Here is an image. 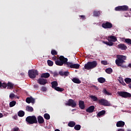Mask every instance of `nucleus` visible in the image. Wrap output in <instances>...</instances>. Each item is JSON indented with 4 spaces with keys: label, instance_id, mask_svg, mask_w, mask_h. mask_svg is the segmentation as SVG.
<instances>
[{
    "label": "nucleus",
    "instance_id": "obj_1",
    "mask_svg": "<svg viewBox=\"0 0 131 131\" xmlns=\"http://www.w3.org/2000/svg\"><path fill=\"white\" fill-rule=\"evenodd\" d=\"M60 60L56 61V65L61 67L64 65L67 68L79 69L80 64L78 63H74L72 62H68V59L67 58L64 57L63 56H59Z\"/></svg>",
    "mask_w": 131,
    "mask_h": 131
},
{
    "label": "nucleus",
    "instance_id": "obj_2",
    "mask_svg": "<svg viewBox=\"0 0 131 131\" xmlns=\"http://www.w3.org/2000/svg\"><path fill=\"white\" fill-rule=\"evenodd\" d=\"M125 60H126V56L123 55H118L117 59L115 60L116 64L118 67H121L122 68H125V66L123 64V63L125 62L124 61Z\"/></svg>",
    "mask_w": 131,
    "mask_h": 131
},
{
    "label": "nucleus",
    "instance_id": "obj_3",
    "mask_svg": "<svg viewBox=\"0 0 131 131\" xmlns=\"http://www.w3.org/2000/svg\"><path fill=\"white\" fill-rule=\"evenodd\" d=\"M26 122L28 124H37V118L35 116H29L26 118Z\"/></svg>",
    "mask_w": 131,
    "mask_h": 131
},
{
    "label": "nucleus",
    "instance_id": "obj_4",
    "mask_svg": "<svg viewBox=\"0 0 131 131\" xmlns=\"http://www.w3.org/2000/svg\"><path fill=\"white\" fill-rule=\"evenodd\" d=\"M28 74L31 79H34L36 76H38V72L36 70H29Z\"/></svg>",
    "mask_w": 131,
    "mask_h": 131
},
{
    "label": "nucleus",
    "instance_id": "obj_5",
    "mask_svg": "<svg viewBox=\"0 0 131 131\" xmlns=\"http://www.w3.org/2000/svg\"><path fill=\"white\" fill-rule=\"evenodd\" d=\"M118 95H119V96H120L121 97H123L124 98H127L131 97L130 93H127V92H124V91H121V92L118 93Z\"/></svg>",
    "mask_w": 131,
    "mask_h": 131
},
{
    "label": "nucleus",
    "instance_id": "obj_6",
    "mask_svg": "<svg viewBox=\"0 0 131 131\" xmlns=\"http://www.w3.org/2000/svg\"><path fill=\"white\" fill-rule=\"evenodd\" d=\"M98 103L104 106H110L111 103L108 100L104 99H99Z\"/></svg>",
    "mask_w": 131,
    "mask_h": 131
},
{
    "label": "nucleus",
    "instance_id": "obj_7",
    "mask_svg": "<svg viewBox=\"0 0 131 131\" xmlns=\"http://www.w3.org/2000/svg\"><path fill=\"white\" fill-rule=\"evenodd\" d=\"M66 105L72 106L73 108H75L76 106V103L73 99H69L68 102L66 103Z\"/></svg>",
    "mask_w": 131,
    "mask_h": 131
},
{
    "label": "nucleus",
    "instance_id": "obj_8",
    "mask_svg": "<svg viewBox=\"0 0 131 131\" xmlns=\"http://www.w3.org/2000/svg\"><path fill=\"white\" fill-rule=\"evenodd\" d=\"M101 27L102 28L106 29H111L113 27V25L110 22L106 21L105 23H103L101 24Z\"/></svg>",
    "mask_w": 131,
    "mask_h": 131
},
{
    "label": "nucleus",
    "instance_id": "obj_9",
    "mask_svg": "<svg viewBox=\"0 0 131 131\" xmlns=\"http://www.w3.org/2000/svg\"><path fill=\"white\" fill-rule=\"evenodd\" d=\"M37 83L41 85H45L48 83L47 80L46 79L43 78H39L37 80Z\"/></svg>",
    "mask_w": 131,
    "mask_h": 131
},
{
    "label": "nucleus",
    "instance_id": "obj_10",
    "mask_svg": "<svg viewBox=\"0 0 131 131\" xmlns=\"http://www.w3.org/2000/svg\"><path fill=\"white\" fill-rule=\"evenodd\" d=\"M117 48H118V49L123 50V51H125L127 49V46L126 45H125L124 43H120V44L118 45Z\"/></svg>",
    "mask_w": 131,
    "mask_h": 131
},
{
    "label": "nucleus",
    "instance_id": "obj_11",
    "mask_svg": "<svg viewBox=\"0 0 131 131\" xmlns=\"http://www.w3.org/2000/svg\"><path fill=\"white\" fill-rule=\"evenodd\" d=\"M90 67H91L93 69L95 68L97 66H98V63L96 61H93L91 62H87Z\"/></svg>",
    "mask_w": 131,
    "mask_h": 131
},
{
    "label": "nucleus",
    "instance_id": "obj_12",
    "mask_svg": "<svg viewBox=\"0 0 131 131\" xmlns=\"http://www.w3.org/2000/svg\"><path fill=\"white\" fill-rule=\"evenodd\" d=\"M26 102L27 103H35V99L33 97H27V99H26Z\"/></svg>",
    "mask_w": 131,
    "mask_h": 131
},
{
    "label": "nucleus",
    "instance_id": "obj_13",
    "mask_svg": "<svg viewBox=\"0 0 131 131\" xmlns=\"http://www.w3.org/2000/svg\"><path fill=\"white\" fill-rule=\"evenodd\" d=\"M37 121L39 124H41L45 123V120L43 119L42 117H41V116H38Z\"/></svg>",
    "mask_w": 131,
    "mask_h": 131
},
{
    "label": "nucleus",
    "instance_id": "obj_14",
    "mask_svg": "<svg viewBox=\"0 0 131 131\" xmlns=\"http://www.w3.org/2000/svg\"><path fill=\"white\" fill-rule=\"evenodd\" d=\"M79 107L81 110H84L85 107V106L84 105V102L83 101L80 100L79 101Z\"/></svg>",
    "mask_w": 131,
    "mask_h": 131
},
{
    "label": "nucleus",
    "instance_id": "obj_15",
    "mask_svg": "<svg viewBox=\"0 0 131 131\" xmlns=\"http://www.w3.org/2000/svg\"><path fill=\"white\" fill-rule=\"evenodd\" d=\"M94 110H95L94 106L91 105V106H89V108L86 110V112L91 113L94 112Z\"/></svg>",
    "mask_w": 131,
    "mask_h": 131
},
{
    "label": "nucleus",
    "instance_id": "obj_16",
    "mask_svg": "<svg viewBox=\"0 0 131 131\" xmlns=\"http://www.w3.org/2000/svg\"><path fill=\"white\" fill-rule=\"evenodd\" d=\"M125 122L122 121H119L117 122L116 125L117 127H123L124 126Z\"/></svg>",
    "mask_w": 131,
    "mask_h": 131
},
{
    "label": "nucleus",
    "instance_id": "obj_17",
    "mask_svg": "<svg viewBox=\"0 0 131 131\" xmlns=\"http://www.w3.org/2000/svg\"><path fill=\"white\" fill-rule=\"evenodd\" d=\"M50 77V74L49 73H42L41 74V78H45V79H47Z\"/></svg>",
    "mask_w": 131,
    "mask_h": 131
},
{
    "label": "nucleus",
    "instance_id": "obj_18",
    "mask_svg": "<svg viewBox=\"0 0 131 131\" xmlns=\"http://www.w3.org/2000/svg\"><path fill=\"white\" fill-rule=\"evenodd\" d=\"M72 80L74 83L80 84L81 83V81H80L79 78H73Z\"/></svg>",
    "mask_w": 131,
    "mask_h": 131
},
{
    "label": "nucleus",
    "instance_id": "obj_19",
    "mask_svg": "<svg viewBox=\"0 0 131 131\" xmlns=\"http://www.w3.org/2000/svg\"><path fill=\"white\" fill-rule=\"evenodd\" d=\"M84 68L87 70H92L93 69L88 63L84 64Z\"/></svg>",
    "mask_w": 131,
    "mask_h": 131
},
{
    "label": "nucleus",
    "instance_id": "obj_20",
    "mask_svg": "<svg viewBox=\"0 0 131 131\" xmlns=\"http://www.w3.org/2000/svg\"><path fill=\"white\" fill-rule=\"evenodd\" d=\"M14 89V84L10 82L7 83V89L11 90Z\"/></svg>",
    "mask_w": 131,
    "mask_h": 131
},
{
    "label": "nucleus",
    "instance_id": "obj_21",
    "mask_svg": "<svg viewBox=\"0 0 131 131\" xmlns=\"http://www.w3.org/2000/svg\"><path fill=\"white\" fill-rule=\"evenodd\" d=\"M106 79H105L103 77H99L97 79V81L99 82V83H104Z\"/></svg>",
    "mask_w": 131,
    "mask_h": 131
},
{
    "label": "nucleus",
    "instance_id": "obj_22",
    "mask_svg": "<svg viewBox=\"0 0 131 131\" xmlns=\"http://www.w3.org/2000/svg\"><path fill=\"white\" fill-rule=\"evenodd\" d=\"M26 111H27L28 112L32 113L33 111V108L32 106H29L27 105L26 106Z\"/></svg>",
    "mask_w": 131,
    "mask_h": 131
},
{
    "label": "nucleus",
    "instance_id": "obj_23",
    "mask_svg": "<svg viewBox=\"0 0 131 131\" xmlns=\"http://www.w3.org/2000/svg\"><path fill=\"white\" fill-rule=\"evenodd\" d=\"M122 10V11H127L128 10V7L127 5H123L120 6Z\"/></svg>",
    "mask_w": 131,
    "mask_h": 131
},
{
    "label": "nucleus",
    "instance_id": "obj_24",
    "mask_svg": "<svg viewBox=\"0 0 131 131\" xmlns=\"http://www.w3.org/2000/svg\"><path fill=\"white\" fill-rule=\"evenodd\" d=\"M105 113L106 112L104 110H102L101 112H99L98 113H97V116L98 117H100L102 116H104Z\"/></svg>",
    "mask_w": 131,
    "mask_h": 131
},
{
    "label": "nucleus",
    "instance_id": "obj_25",
    "mask_svg": "<svg viewBox=\"0 0 131 131\" xmlns=\"http://www.w3.org/2000/svg\"><path fill=\"white\" fill-rule=\"evenodd\" d=\"M52 88H55L58 86V82L57 81H54L51 82Z\"/></svg>",
    "mask_w": 131,
    "mask_h": 131
},
{
    "label": "nucleus",
    "instance_id": "obj_26",
    "mask_svg": "<svg viewBox=\"0 0 131 131\" xmlns=\"http://www.w3.org/2000/svg\"><path fill=\"white\" fill-rule=\"evenodd\" d=\"M76 126V123L74 121H70L68 123V126L70 127H74Z\"/></svg>",
    "mask_w": 131,
    "mask_h": 131
},
{
    "label": "nucleus",
    "instance_id": "obj_27",
    "mask_svg": "<svg viewBox=\"0 0 131 131\" xmlns=\"http://www.w3.org/2000/svg\"><path fill=\"white\" fill-rule=\"evenodd\" d=\"M17 116L19 117H23L25 116V112L23 111H19L18 113H17Z\"/></svg>",
    "mask_w": 131,
    "mask_h": 131
},
{
    "label": "nucleus",
    "instance_id": "obj_28",
    "mask_svg": "<svg viewBox=\"0 0 131 131\" xmlns=\"http://www.w3.org/2000/svg\"><path fill=\"white\" fill-rule=\"evenodd\" d=\"M105 73H106L107 74H111V73H113V70L112 68H106L105 70Z\"/></svg>",
    "mask_w": 131,
    "mask_h": 131
},
{
    "label": "nucleus",
    "instance_id": "obj_29",
    "mask_svg": "<svg viewBox=\"0 0 131 131\" xmlns=\"http://www.w3.org/2000/svg\"><path fill=\"white\" fill-rule=\"evenodd\" d=\"M52 89H54V90H55L56 91L62 92L64 91L63 88H60L59 86L53 88Z\"/></svg>",
    "mask_w": 131,
    "mask_h": 131
},
{
    "label": "nucleus",
    "instance_id": "obj_30",
    "mask_svg": "<svg viewBox=\"0 0 131 131\" xmlns=\"http://www.w3.org/2000/svg\"><path fill=\"white\" fill-rule=\"evenodd\" d=\"M108 38L111 39L112 40H111V41H113V42H116L117 40L116 37H115V36H113V35L110 36Z\"/></svg>",
    "mask_w": 131,
    "mask_h": 131
},
{
    "label": "nucleus",
    "instance_id": "obj_31",
    "mask_svg": "<svg viewBox=\"0 0 131 131\" xmlns=\"http://www.w3.org/2000/svg\"><path fill=\"white\" fill-rule=\"evenodd\" d=\"M103 94L107 96H111L112 94L111 93H109L106 89H104L102 91Z\"/></svg>",
    "mask_w": 131,
    "mask_h": 131
},
{
    "label": "nucleus",
    "instance_id": "obj_32",
    "mask_svg": "<svg viewBox=\"0 0 131 131\" xmlns=\"http://www.w3.org/2000/svg\"><path fill=\"white\" fill-rule=\"evenodd\" d=\"M89 97H90V98L92 99L93 101L94 102L98 101L99 100L98 99V97H96L95 96L91 95L90 96H89Z\"/></svg>",
    "mask_w": 131,
    "mask_h": 131
},
{
    "label": "nucleus",
    "instance_id": "obj_33",
    "mask_svg": "<svg viewBox=\"0 0 131 131\" xmlns=\"http://www.w3.org/2000/svg\"><path fill=\"white\" fill-rule=\"evenodd\" d=\"M80 128H81L80 125L76 124V125L74 126V129L76 130V131L80 130Z\"/></svg>",
    "mask_w": 131,
    "mask_h": 131
},
{
    "label": "nucleus",
    "instance_id": "obj_34",
    "mask_svg": "<svg viewBox=\"0 0 131 131\" xmlns=\"http://www.w3.org/2000/svg\"><path fill=\"white\" fill-rule=\"evenodd\" d=\"M16 105V101L14 100H13L12 101L9 102V107H12L13 106H14Z\"/></svg>",
    "mask_w": 131,
    "mask_h": 131
},
{
    "label": "nucleus",
    "instance_id": "obj_35",
    "mask_svg": "<svg viewBox=\"0 0 131 131\" xmlns=\"http://www.w3.org/2000/svg\"><path fill=\"white\" fill-rule=\"evenodd\" d=\"M93 15L95 16H99L100 15V12L98 11H95L94 12H93Z\"/></svg>",
    "mask_w": 131,
    "mask_h": 131
},
{
    "label": "nucleus",
    "instance_id": "obj_36",
    "mask_svg": "<svg viewBox=\"0 0 131 131\" xmlns=\"http://www.w3.org/2000/svg\"><path fill=\"white\" fill-rule=\"evenodd\" d=\"M124 80L127 84H130L131 83V79L129 78H126Z\"/></svg>",
    "mask_w": 131,
    "mask_h": 131
},
{
    "label": "nucleus",
    "instance_id": "obj_37",
    "mask_svg": "<svg viewBox=\"0 0 131 131\" xmlns=\"http://www.w3.org/2000/svg\"><path fill=\"white\" fill-rule=\"evenodd\" d=\"M44 119H45L47 120H49L50 119V115H49V114L46 113L45 114H44Z\"/></svg>",
    "mask_w": 131,
    "mask_h": 131
},
{
    "label": "nucleus",
    "instance_id": "obj_38",
    "mask_svg": "<svg viewBox=\"0 0 131 131\" xmlns=\"http://www.w3.org/2000/svg\"><path fill=\"white\" fill-rule=\"evenodd\" d=\"M58 59H59V60H58ZM52 60L53 61H55V64H56V61H60L59 57H58V58L56 56H53V57H52Z\"/></svg>",
    "mask_w": 131,
    "mask_h": 131
},
{
    "label": "nucleus",
    "instance_id": "obj_39",
    "mask_svg": "<svg viewBox=\"0 0 131 131\" xmlns=\"http://www.w3.org/2000/svg\"><path fill=\"white\" fill-rule=\"evenodd\" d=\"M47 63L48 66L49 67H52L53 65V62L52 60H47Z\"/></svg>",
    "mask_w": 131,
    "mask_h": 131
},
{
    "label": "nucleus",
    "instance_id": "obj_40",
    "mask_svg": "<svg viewBox=\"0 0 131 131\" xmlns=\"http://www.w3.org/2000/svg\"><path fill=\"white\" fill-rule=\"evenodd\" d=\"M51 54L53 56H56V55H57V51H56L55 50H51Z\"/></svg>",
    "mask_w": 131,
    "mask_h": 131
},
{
    "label": "nucleus",
    "instance_id": "obj_41",
    "mask_svg": "<svg viewBox=\"0 0 131 131\" xmlns=\"http://www.w3.org/2000/svg\"><path fill=\"white\" fill-rule=\"evenodd\" d=\"M125 42L126 43H128L129 45H131V39L129 38H127L125 39Z\"/></svg>",
    "mask_w": 131,
    "mask_h": 131
},
{
    "label": "nucleus",
    "instance_id": "obj_42",
    "mask_svg": "<svg viewBox=\"0 0 131 131\" xmlns=\"http://www.w3.org/2000/svg\"><path fill=\"white\" fill-rule=\"evenodd\" d=\"M101 64H103V65H104V66H106V65L108 64V63H107L106 60H101Z\"/></svg>",
    "mask_w": 131,
    "mask_h": 131
},
{
    "label": "nucleus",
    "instance_id": "obj_43",
    "mask_svg": "<svg viewBox=\"0 0 131 131\" xmlns=\"http://www.w3.org/2000/svg\"><path fill=\"white\" fill-rule=\"evenodd\" d=\"M115 10L117 11H122L121 8L120 6L116 7Z\"/></svg>",
    "mask_w": 131,
    "mask_h": 131
},
{
    "label": "nucleus",
    "instance_id": "obj_44",
    "mask_svg": "<svg viewBox=\"0 0 131 131\" xmlns=\"http://www.w3.org/2000/svg\"><path fill=\"white\" fill-rule=\"evenodd\" d=\"M15 97V94L14 93H11L9 95V99H13Z\"/></svg>",
    "mask_w": 131,
    "mask_h": 131
},
{
    "label": "nucleus",
    "instance_id": "obj_45",
    "mask_svg": "<svg viewBox=\"0 0 131 131\" xmlns=\"http://www.w3.org/2000/svg\"><path fill=\"white\" fill-rule=\"evenodd\" d=\"M41 91L43 92H47V89L45 86H42L41 88Z\"/></svg>",
    "mask_w": 131,
    "mask_h": 131
},
{
    "label": "nucleus",
    "instance_id": "obj_46",
    "mask_svg": "<svg viewBox=\"0 0 131 131\" xmlns=\"http://www.w3.org/2000/svg\"><path fill=\"white\" fill-rule=\"evenodd\" d=\"M69 72L68 71H64L63 72V76H68L69 75Z\"/></svg>",
    "mask_w": 131,
    "mask_h": 131
},
{
    "label": "nucleus",
    "instance_id": "obj_47",
    "mask_svg": "<svg viewBox=\"0 0 131 131\" xmlns=\"http://www.w3.org/2000/svg\"><path fill=\"white\" fill-rule=\"evenodd\" d=\"M113 45H114V43L113 42H112L111 40H109V42H108V44H107V46L110 47H112L113 46Z\"/></svg>",
    "mask_w": 131,
    "mask_h": 131
},
{
    "label": "nucleus",
    "instance_id": "obj_48",
    "mask_svg": "<svg viewBox=\"0 0 131 131\" xmlns=\"http://www.w3.org/2000/svg\"><path fill=\"white\" fill-rule=\"evenodd\" d=\"M2 86L3 88H6L7 86V84H6V83H2Z\"/></svg>",
    "mask_w": 131,
    "mask_h": 131
},
{
    "label": "nucleus",
    "instance_id": "obj_49",
    "mask_svg": "<svg viewBox=\"0 0 131 131\" xmlns=\"http://www.w3.org/2000/svg\"><path fill=\"white\" fill-rule=\"evenodd\" d=\"M81 19H82L83 20H85L86 19L85 16L84 15H80L79 16Z\"/></svg>",
    "mask_w": 131,
    "mask_h": 131
},
{
    "label": "nucleus",
    "instance_id": "obj_50",
    "mask_svg": "<svg viewBox=\"0 0 131 131\" xmlns=\"http://www.w3.org/2000/svg\"><path fill=\"white\" fill-rule=\"evenodd\" d=\"M63 73H64V72H63V71H60L59 73V75L62 76H64Z\"/></svg>",
    "mask_w": 131,
    "mask_h": 131
},
{
    "label": "nucleus",
    "instance_id": "obj_51",
    "mask_svg": "<svg viewBox=\"0 0 131 131\" xmlns=\"http://www.w3.org/2000/svg\"><path fill=\"white\" fill-rule=\"evenodd\" d=\"M13 131H18L19 130V128L18 127H14L13 129Z\"/></svg>",
    "mask_w": 131,
    "mask_h": 131
},
{
    "label": "nucleus",
    "instance_id": "obj_52",
    "mask_svg": "<svg viewBox=\"0 0 131 131\" xmlns=\"http://www.w3.org/2000/svg\"><path fill=\"white\" fill-rule=\"evenodd\" d=\"M57 75H58L57 73H56V72L53 73V76H54V77H55L57 76Z\"/></svg>",
    "mask_w": 131,
    "mask_h": 131
},
{
    "label": "nucleus",
    "instance_id": "obj_53",
    "mask_svg": "<svg viewBox=\"0 0 131 131\" xmlns=\"http://www.w3.org/2000/svg\"><path fill=\"white\" fill-rule=\"evenodd\" d=\"M38 88H39L38 85L37 84L34 85V88L38 89Z\"/></svg>",
    "mask_w": 131,
    "mask_h": 131
},
{
    "label": "nucleus",
    "instance_id": "obj_54",
    "mask_svg": "<svg viewBox=\"0 0 131 131\" xmlns=\"http://www.w3.org/2000/svg\"><path fill=\"white\" fill-rule=\"evenodd\" d=\"M103 43L106 45H108V44L109 43V41H103Z\"/></svg>",
    "mask_w": 131,
    "mask_h": 131
},
{
    "label": "nucleus",
    "instance_id": "obj_55",
    "mask_svg": "<svg viewBox=\"0 0 131 131\" xmlns=\"http://www.w3.org/2000/svg\"><path fill=\"white\" fill-rule=\"evenodd\" d=\"M118 131H124V129H123V128H120L118 129Z\"/></svg>",
    "mask_w": 131,
    "mask_h": 131
},
{
    "label": "nucleus",
    "instance_id": "obj_56",
    "mask_svg": "<svg viewBox=\"0 0 131 131\" xmlns=\"http://www.w3.org/2000/svg\"><path fill=\"white\" fill-rule=\"evenodd\" d=\"M4 117V115L2 113H0V118H2Z\"/></svg>",
    "mask_w": 131,
    "mask_h": 131
},
{
    "label": "nucleus",
    "instance_id": "obj_57",
    "mask_svg": "<svg viewBox=\"0 0 131 131\" xmlns=\"http://www.w3.org/2000/svg\"><path fill=\"white\" fill-rule=\"evenodd\" d=\"M127 67L131 68V63H129L127 66Z\"/></svg>",
    "mask_w": 131,
    "mask_h": 131
},
{
    "label": "nucleus",
    "instance_id": "obj_58",
    "mask_svg": "<svg viewBox=\"0 0 131 131\" xmlns=\"http://www.w3.org/2000/svg\"><path fill=\"white\" fill-rule=\"evenodd\" d=\"M122 85H126L125 82H123V81H122Z\"/></svg>",
    "mask_w": 131,
    "mask_h": 131
},
{
    "label": "nucleus",
    "instance_id": "obj_59",
    "mask_svg": "<svg viewBox=\"0 0 131 131\" xmlns=\"http://www.w3.org/2000/svg\"><path fill=\"white\" fill-rule=\"evenodd\" d=\"M128 87L131 89V83H129V85H128Z\"/></svg>",
    "mask_w": 131,
    "mask_h": 131
},
{
    "label": "nucleus",
    "instance_id": "obj_60",
    "mask_svg": "<svg viewBox=\"0 0 131 131\" xmlns=\"http://www.w3.org/2000/svg\"><path fill=\"white\" fill-rule=\"evenodd\" d=\"M2 85H3V83H2V82L0 81V88L2 87Z\"/></svg>",
    "mask_w": 131,
    "mask_h": 131
},
{
    "label": "nucleus",
    "instance_id": "obj_61",
    "mask_svg": "<svg viewBox=\"0 0 131 131\" xmlns=\"http://www.w3.org/2000/svg\"><path fill=\"white\" fill-rule=\"evenodd\" d=\"M54 131H60V130H59V129H56L54 130Z\"/></svg>",
    "mask_w": 131,
    "mask_h": 131
},
{
    "label": "nucleus",
    "instance_id": "obj_62",
    "mask_svg": "<svg viewBox=\"0 0 131 131\" xmlns=\"http://www.w3.org/2000/svg\"><path fill=\"white\" fill-rule=\"evenodd\" d=\"M94 87L95 88V89H96V90H98V88L97 86H94Z\"/></svg>",
    "mask_w": 131,
    "mask_h": 131
},
{
    "label": "nucleus",
    "instance_id": "obj_63",
    "mask_svg": "<svg viewBox=\"0 0 131 131\" xmlns=\"http://www.w3.org/2000/svg\"><path fill=\"white\" fill-rule=\"evenodd\" d=\"M130 11H131V8L130 9Z\"/></svg>",
    "mask_w": 131,
    "mask_h": 131
}]
</instances>
